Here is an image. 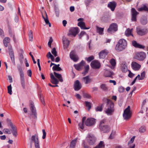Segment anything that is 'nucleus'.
<instances>
[{
  "label": "nucleus",
  "instance_id": "obj_1",
  "mask_svg": "<svg viewBox=\"0 0 148 148\" xmlns=\"http://www.w3.org/2000/svg\"><path fill=\"white\" fill-rule=\"evenodd\" d=\"M127 42L123 39H120L115 47V50L117 51H121L125 50L127 47Z\"/></svg>",
  "mask_w": 148,
  "mask_h": 148
},
{
  "label": "nucleus",
  "instance_id": "obj_2",
  "mask_svg": "<svg viewBox=\"0 0 148 148\" xmlns=\"http://www.w3.org/2000/svg\"><path fill=\"white\" fill-rule=\"evenodd\" d=\"M107 101V108L106 109L105 112L108 115H111L114 111V105L113 103L110 100L104 98L103 99V101Z\"/></svg>",
  "mask_w": 148,
  "mask_h": 148
},
{
  "label": "nucleus",
  "instance_id": "obj_3",
  "mask_svg": "<svg viewBox=\"0 0 148 148\" xmlns=\"http://www.w3.org/2000/svg\"><path fill=\"white\" fill-rule=\"evenodd\" d=\"M106 123V120L103 119L101 121L99 124V129L101 132L103 133L108 132L110 129V127L108 125H105Z\"/></svg>",
  "mask_w": 148,
  "mask_h": 148
},
{
  "label": "nucleus",
  "instance_id": "obj_4",
  "mask_svg": "<svg viewBox=\"0 0 148 148\" xmlns=\"http://www.w3.org/2000/svg\"><path fill=\"white\" fill-rule=\"evenodd\" d=\"M17 69L20 74L21 85L23 88L25 89V82L23 72L21 67L20 66H17Z\"/></svg>",
  "mask_w": 148,
  "mask_h": 148
},
{
  "label": "nucleus",
  "instance_id": "obj_5",
  "mask_svg": "<svg viewBox=\"0 0 148 148\" xmlns=\"http://www.w3.org/2000/svg\"><path fill=\"white\" fill-rule=\"evenodd\" d=\"M30 107L32 113L31 114L30 118L33 119H36L37 118V113L36 111V108L34 106V103L31 101L30 102Z\"/></svg>",
  "mask_w": 148,
  "mask_h": 148
},
{
  "label": "nucleus",
  "instance_id": "obj_6",
  "mask_svg": "<svg viewBox=\"0 0 148 148\" xmlns=\"http://www.w3.org/2000/svg\"><path fill=\"white\" fill-rule=\"evenodd\" d=\"M130 106H128L127 107L125 110L123 114L124 119L127 120L130 119L131 116V112L130 109Z\"/></svg>",
  "mask_w": 148,
  "mask_h": 148
},
{
  "label": "nucleus",
  "instance_id": "obj_7",
  "mask_svg": "<svg viewBox=\"0 0 148 148\" xmlns=\"http://www.w3.org/2000/svg\"><path fill=\"white\" fill-rule=\"evenodd\" d=\"M146 56V54L144 52H140L136 54L135 58L139 60L142 61L145 59Z\"/></svg>",
  "mask_w": 148,
  "mask_h": 148
},
{
  "label": "nucleus",
  "instance_id": "obj_8",
  "mask_svg": "<svg viewBox=\"0 0 148 148\" xmlns=\"http://www.w3.org/2000/svg\"><path fill=\"white\" fill-rule=\"evenodd\" d=\"M79 28L78 27H71L69 30V32L68 34V36L71 35L75 36L77 34L79 31Z\"/></svg>",
  "mask_w": 148,
  "mask_h": 148
},
{
  "label": "nucleus",
  "instance_id": "obj_9",
  "mask_svg": "<svg viewBox=\"0 0 148 148\" xmlns=\"http://www.w3.org/2000/svg\"><path fill=\"white\" fill-rule=\"evenodd\" d=\"M95 123V119L93 118H89L86 121L85 124L86 126L90 127L94 125Z\"/></svg>",
  "mask_w": 148,
  "mask_h": 148
},
{
  "label": "nucleus",
  "instance_id": "obj_10",
  "mask_svg": "<svg viewBox=\"0 0 148 148\" xmlns=\"http://www.w3.org/2000/svg\"><path fill=\"white\" fill-rule=\"evenodd\" d=\"M118 25L116 23H112L110 24L108 29V31L109 33L112 32H116L118 30Z\"/></svg>",
  "mask_w": 148,
  "mask_h": 148
},
{
  "label": "nucleus",
  "instance_id": "obj_11",
  "mask_svg": "<svg viewBox=\"0 0 148 148\" xmlns=\"http://www.w3.org/2000/svg\"><path fill=\"white\" fill-rule=\"evenodd\" d=\"M8 50L9 54L11 59L12 61L13 64L15 65V58L14 52L12 50V47L10 45H8Z\"/></svg>",
  "mask_w": 148,
  "mask_h": 148
},
{
  "label": "nucleus",
  "instance_id": "obj_12",
  "mask_svg": "<svg viewBox=\"0 0 148 148\" xmlns=\"http://www.w3.org/2000/svg\"><path fill=\"white\" fill-rule=\"evenodd\" d=\"M90 65L94 69H98L101 66L100 63L97 60H94L92 61L90 64Z\"/></svg>",
  "mask_w": 148,
  "mask_h": 148
},
{
  "label": "nucleus",
  "instance_id": "obj_13",
  "mask_svg": "<svg viewBox=\"0 0 148 148\" xmlns=\"http://www.w3.org/2000/svg\"><path fill=\"white\" fill-rule=\"evenodd\" d=\"M108 53V51L106 49L102 50L99 54V58L104 59Z\"/></svg>",
  "mask_w": 148,
  "mask_h": 148
},
{
  "label": "nucleus",
  "instance_id": "obj_14",
  "mask_svg": "<svg viewBox=\"0 0 148 148\" xmlns=\"http://www.w3.org/2000/svg\"><path fill=\"white\" fill-rule=\"evenodd\" d=\"M132 17L131 19L133 21H136V16L138 13L136 11L135 8H132L131 9Z\"/></svg>",
  "mask_w": 148,
  "mask_h": 148
},
{
  "label": "nucleus",
  "instance_id": "obj_15",
  "mask_svg": "<svg viewBox=\"0 0 148 148\" xmlns=\"http://www.w3.org/2000/svg\"><path fill=\"white\" fill-rule=\"evenodd\" d=\"M82 87L81 84L78 80H77L74 82V88L75 91H78L81 89Z\"/></svg>",
  "mask_w": 148,
  "mask_h": 148
},
{
  "label": "nucleus",
  "instance_id": "obj_16",
  "mask_svg": "<svg viewBox=\"0 0 148 148\" xmlns=\"http://www.w3.org/2000/svg\"><path fill=\"white\" fill-rule=\"evenodd\" d=\"M88 142L90 145L93 144L96 141V138L95 136L92 134H89L88 137Z\"/></svg>",
  "mask_w": 148,
  "mask_h": 148
},
{
  "label": "nucleus",
  "instance_id": "obj_17",
  "mask_svg": "<svg viewBox=\"0 0 148 148\" xmlns=\"http://www.w3.org/2000/svg\"><path fill=\"white\" fill-rule=\"evenodd\" d=\"M85 64V62L83 60H82L80 63L77 64L75 65L74 66L75 69L78 71L81 70Z\"/></svg>",
  "mask_w": 148,
  "mask_h": 148
},
{
  "label": "nucleus",
  "instance_id": "obj_18",
  "mask_svg": "<svg viewBox=\"0 0 148 148\" xmlns=\"http://www.w3.org/2000/svg\"><path fill=\"white\" fill-rule=\"evenodd\" d=\"M131 66L134 70L138 71L140 68L141 65L136 62H133L132 63Z\"/></svg>",
  "mask_w": 148,
  "mask_h": 148
},
{
  "label": "nucleus",
  "instance_id": "obj_19",
  "mask_svg": "<svg viewBox=\"0 0 148 148\" xmlns=\"http://www.w3.org/2000/svg\"><path fill=\"white\" fill-rule=\"evenodd\" d=\"M32 141H34L36 148H40L38 138L35 136H33L31 138Z\"/></svg>",
  "mask_w": 148,
  "mask_h": 148
},
{
  "label": "nucleus",
  "instance_id": "obj_20",
  "mask_svg": "<svg viewBox=\"0 0 148 148\" xmlns=\"http://www.w3.org/2000/svg\"><path fill=\"white\" fill-rule=\"evenodd\" d=\"M75 51H73L71 52L70 54V58L74 62H76L78 60V58L77 56L75 55Z\"/></svg>",
  "mask_w": 148,
  "mask_h": 148
},
{
  "label": "nucleus",
  "instance_id": "obj_21",
  "mask_svg": "<svg viewBox=\"0 0 148 148\" xmlns=\"http://www.w3.org/2000/svg\"><path fill=\"white\" fill-rule=\"evenodd\" d=\"M116 3L114 1L110 2L108 4V6L112 11H114L116 6Z\"/></svg>",
  "mask_w": 148,
  "mask_h": 148
},
{
  "label": "nucleus",
  "instance_id": "obj_22",
  "mask_svg": "<svg viewBox=\"0 0 148 148\" xmlns=\"http://www.w3.org/2000/svg\"><path fill=\"white\" fill-rule=\"evenodd\" d=\"M132 45L133 46L136 48H138L140 49H144L145 46L141 45L137 42L135 40H133L132 42Z\"/></svg>",
  "mask_w": 148,
  "mask_h": 148
},
{
  "label": "nucleus",
  "instance_id": "obj_23",
  "mask_svg": "<svg viewBox=\"0 0 148 148\" xmlns=\"http://www.w3.org/2000/svg\"><path fill=\"white\" fill-rule=\"evenodd\" d=\"M51 81V82L54 84H57L58 83V81L56 78L52 73L50 74Z\"/></svg>",
  "mask_w": 148,
  "mask_h": 148
},
{
  "label": "nucleus",
  "instance_id": "obj_24",
  "mask_svg": "<svg viewBox=\"0 0 148 148\" xmlns=\"http://www.w3.org/2000/svg\"><path fill=\"white\" fill-rule=\"evenodd\" d=\"M10 39L8 37H6L4 38L3 40V43L4 46L6 47L8 46V44L10 42Z\"/></svg>",
  "mask_w": 148,
  "mask_h": 148
},
{
  "label": "nucleus",
  "instance_id": "obj_25",
  "mask_svg": "<svg viewBox=\"0 0 148 148\" xmlns=\"http://www.w3.org/2000/svg\"><path fill=\"white\" fill-rule=\"evenodd\" d=\"M137 32L138 34L141 36H143L146 34L147 29H137Z\"/></svg>",
  "mask_w": 148,
  "mask_h": 148
},
{
  "label": "nucleus",
  "instance_id": "obj_26",
  "mask_svg": "<svg viewBox=\"0 0 148 148\" xmlns=\"http://www.w3.org/2000/svg\"><path fill=\"white\" fill-rule=\"evenodd\" d=\"M63 42L64 48L67 49L69 44V41L67 39L65 38L63 39Z\"/></svg>",
  "mask_w": 148,
  "mask_h": 148
},
{
  "label": "nucleus",
  "instance_id": "obj_27",
  "mask_svg": "<svg viewBox=\"0 0 148 148\" xmlns=\"http://www.w3.org/2000/svg\"><path fill=\"white\" fill-rule=\"evenodd\" d=\"M45 14L46 16V17H45L44 15L42 14V17L44 19L45 23L46 24H48L49 26L51 27V23L49 22V21L48 19V16L47 13L45 12Z\"/></svg>",
  "mask_w": 148,
  "mask_h": 148
},
{
  "label": "nucleus",
  "instance_id": "obj_28",
  "mask_svg": "<svg viewBox=\"0 0 148 148\" xmlns=\"http://www.w3.org/2000/svg\"><path fill=\"white\" fill-rule=\"evenodd\" d=\"M140 21L141 24L143 25H145L147 23V18L145 16H142L140 19Z\"/></svg>",
  "mask_w": 148,
  "mask_h": 148
},
{
  "label": "nucleus",
  "instance_id": "obj_29",
  "mask_svg": "<svg viewBox=\"0 0 148 148\" xmlns=\"http://www.w3.org/2000/svg\"><path fill=\"white\" fill-rule=\"evenodd\" d=\"M78 25L80 27V28L82 29H88L90 27H85V23L82 21L79 22L78 23Z\"/></svg>",
  "mask_w": 148,
  "mask_h": 148
},
{
  "label": "nucleus",
  "instance_id": "obj_30",
  "mask_svg": "<svg viewBox=\"0 0 148 148\" xmlns=\"http://www.w3.org/2000/svg\"><path fill=\"white\" fill-rule=\"evenodd\" d=\"M53 73L55 76L58 79L60 82H63V79L61 74H58L55 72H54Z\"/></svg>",
  "mask_w": 148,
  "mask_h": 148
},
{
  "label": "nucleus",
  "instance_id": "obj_31",
  "mask_svg": "<svg viewBox=\"0 0 148 148\" xmlns=\"http://www.w3.org/2000/svg\"><path fill=\"white\" fill-rule=\"evenodd\" d=\"M11 128L12 129L11 131L13 135L15 137H16L17 136L18 134L16 127L14 126L13 127H11Z\"/></svg>",
  "mask_w": 148,
  "mask_h": 148
},
{
  "label": "nucleus",
  "instance_id": "obj_32",
  "mask_svg": "<svg viewBox=\"0 0 148 148\" xmlns=\"http://www.w3.org/2000/svg\"><path fill=\"white\" fill-rule=\"evenodd\" d=\"M105 145L103 141H100L98 144L94 148H104Z\"/></svg>",
  "mask_w": 148,
  "mask_h": 148
},
{
  "label": "nucleus",
  "instance_id": "obj_33",
  "mask_svg": "<svg viewBox=\"0 0 148 148\" xmlns=\"http://www.w3.org/2000/svg\"><path fill=\"white\" fill-rule=\"evenodd\" d=\"M110 63L112 66H109L112 69L114 68L116 65V62L115 59H111L110 61Z\"/></svg>",
  "mask_w": 148,
  "mask_h": 148
},
{
  "label": "nucleus",
  "instance_id": "obj_34",
  "mask_svg": "<svg viewBox=\"0 0 148 148\" xmlns=\"http://www.w3.org/2000/svg\"><path fill=\"white\" fill-rule=\"evenodd\" d=\"M83 80L85 84H87L90 83L91 79L89 78V76H87L83 78Z\"/></svg>",
  "mask_w": 148,
  "mask_h": 148
},
{
  "label": "nucleus",
  "instance_id": "obj_35",
  "mask_svg": "<svg viewBox=\"0 0 148 148\" xmlns=\"http://www.w3.org/2000/svg\"><path fill=\"white\" fill-rule=\"evenodd\" d=\"M132 29H130L129 28L127 29L125 32V35L127 36H129L130 35L133 36V35L131 34Z\"/></svg>",
  "mask_w": 148,
  "mask_h": 148
},
{
  "label": "nucleus",
  "instance_id": "obj_36",
  "mask_svg": "<svg viewBox=\"0 0 148 148\" xmlns=\"http://www.w3.org/2000/svg\"><path fill=\"white\" fill-rule=\"evenodd\" d=\"M105 76L106 77H110L112 78V76L114 75V73L113 72L110 71H106L105 73Z\"/></svg>",
  "mask_w": 148,
  "mask_h": 148
},
{
  "label": "nucleus",
  "instance_id": "obj_37",
  "mask_svg": "<svg viewBox=\"0 0 148 148\" xmlns=\"http://www.w3.org/2000/svg\"><path fill=\"white\" fill-rule=\"evenodd\" d=\"M97 32L100 34H103L104 28L96 27Z\"/></svg>",
  "mask_w": 148,
  "mask_h": 148
},
{
  "label": "nucleus",
  "instance_id": "obj_38",
  "mask_svg": "<svg viewBox=\"0 0 148 148\" xmlns=\"http://www.w3.org/2000/svg\"><path fill=\"white\" fill-rule=\"evenodd\" d=\"M103 104H102L100 105H99L95 108V110L97 112H101L102 110L103 106Z\"/></svg>",
  "mask_w": 148,
  "mask_h": 148
},
{
  "label": "nucleus",
  "instance_id": "obj_39",
  "mask_svg": "<svg viewBox=\"0 0 148 148\" xmlns=\"http://www.w3.org/2000/svg\"><path fill=\"white\" fill-rule=\"evenodd\" d=\"M77 139L73 140L71 143L70 147L71 148H74L77 142Z\"/></svg>",
  "mask_w": 148,
  "mask_h": 148
},
{
  "label": "nucleus",
  "instance_id": "obj_40",
  "mask_svg": "<svg viewBox=\"0 0 148 148\" xmlns=\"http://www.w3.org/2000/svg\"><path fill=\"white\" fill-rule=\"evenodd\" d=\"M28 35L29 41H32L33 40V34L32 30H30L29 31Z\"/></svg>",
  "mask_w": 148,
  "mask_h": 148
},
{
  "label": "nucleus",
  "instance_id": "obj_41",
  "mask_svg": "<svg viewBox=\"0 0 148 148\" xmlns=\"http://www.w3.org/2000/svg\"><path fill=\"white\" fill-rule=\"evenodd\" d=\"M100 88L103 90L106 91L107 90L108 88L107 85L105 84H102L100 86Z\"/></svg>",
  "mask_w": 148,
  "mask_h": 148
},
{
  "label": "nucleus",
  "instance_id": "obj_42",
  "mask_svg": "<svg viewBox=\"0 0 148 148\" xmlns=\"http://www.w3.org/2000/svg\"><path fill=\"white\" fill-rule=\"evenodd\" d=\"M138 10L139 11H141L143 10L148 11V8L146 6L144 5L143 7L138 8Z\"/></svg>",
  "mask_w": 148,
  "mask_h": 148
},
{
  "label": "nucleus",
  "instance_id": "obj_43",
  "mask_svg": "<svg viewBox=\"0 0 148 148\" xmlns=\"http://www.w3.org/2000/svg\"><path fill=\"white\" fill-rule=\"evenodd\" d=\"M86 106L88 108V110H89L91 107V103L88 101H85Z\"/></svg>",
  "mask_w": 148,
  "mask_h": 148
},
{
  "label": "nucleus",
  "instance_id": "obj_44",
  "mask_svg": "<svg viewBox=\"0 0 148 148\" xmlns=\"http://www.w3.org/2000/svg\"><path fill=\"white\" fill-rule=\"evenodd\" d=\"M89 69V66L88 65H87L85 66L84 67V72L82 73V74L84 75L86 74L88 72V71Z\"/></svg>",
  "mask_w": 148,
  "mask_h": 148
},
{
  "label": "nucleus",
  "instance_id": "obj_45",
  "mask_svg": "<svg viewBox=\"0 0 148 148\" xmlns=\"http://www.w3.org/2000/svg\"><path fill=\"white\" fill-rule=\"evenodd\" d=\"M52 70L53 71H61L62 69L60 67H58L55 66L53 67Z\"/></svg>",
  "mask_w": 148,
  "mask_h": 148
},
{
  "label": "nucleus",
  "instance_id": "obj_46",
  "mask_svg": "<svg viewBox=\"0 0 148 148\" xmlns=\"http://www.w3.org/2000/svg\"><path fill=\"white\" fill-rule=\"evenodd\" d=\"M101 22L103 23H107L108 21V18L104 16L102 17L101 18Z\"/></svg>",
  "mask_w": 148,
  "mask_h": 148
},
{
  "label": "nucleus",
  "instance_id": "obj_47",
  "mask_svg": "<svg viewBox=\"0 0 148 148\" xmlns=\"http://www.w3.org/2000/svg\"><path fill=\"white\" fill-rule=\"evenodd\" d=\"M146 127L145 126H141L139 129V132L141 133H143L146 131Z\"/></svg>",
  "mask_w": 148,
  "mask_h": 148
},
{
  "label": "nucleus",
  "instance_id": "obj_48",
  "mask_svg": "<svg viewBox=\"0 0 148 148\" xmlns=\"http://www.w3.org/2000/svg\"><path fill=\"white\" fill-rule=\"evenodd\" d=\"M94 57L93 56H92L88 58H86L85 59L88 62H90L92 60H94Z\"/></svg>",
  "mask_w": 148,
  "mask_h": 148
},
{
  "label": "nucleus",
  "instance_id": "obj_49",
  "mask_svg": "<svg viewBox=\"0 0 148 148\" xmlns=\"http://www.w3.org/2000/svg\"><path fill=\"white\" fill-rule=\"evenodd\" d=\"M7 121L8 124V125L10 126L11 127L14 126L12 123L11 120L10 119H7Z\"/></svg>",
  "mask_w": 148,
  "mask_h": 148
},
{
  "label": "nucleus",
  "instance_id": "obj_50",
  "mask_svg": "<svg viewBox=\"0 0 148 148\" xmlns=\"http://www.w3.org/2000/svg\"><path fill=\"white\" fill-rule=\"evenodd\" d=\"M145 72L144 71L141 74V77L140 79V80L143 79L145 77Z\"/></svg>",
  "mask_w": 148,
  "mask_h": 148
},
{
  "label": "nucleus",
  "instance_id": "obj_51",
  "mask_svg": "<svg viewBox=\"0 0 148 148\" xmlns=\"http://www.w3.org/2000/svg\"><path fill=\"white\" fill-rule=\"evenodd\" d=\"M51 53L55 57L57 56V52L55 48H54L52 49Z\"/></svg>",
  "mask_w": 148,
  "mask_h": 148
},
{
  "label": "nucleus",
  "instance_id": "obj_52",
  "mask_svg": "<svg viewBox=\"0 0 148 148\" xmlns=\"http://www.w3.org/2000/svg\"><path fill=\"white\" fill-rule=\"evenodd\" d=\"M3 132L5 133L8 134H11L10 130L8 129H4L3 130Z\"/></svg>",
  "mask_w": 148,
  "mask_h": 148
},
{
  "label": "nucleus",
  "instance_id": "obj_53",
  "mask_svg": "<svg viewBox=\"0 0 148 148\" xmlns=\"http://www.w3.org/2000/svg\"><path fill=\"white\" fill-rule=\"evenodd\" d=\"M116 134V132L114 131H112L110 136V139H112L114 137L115 134Z\"/></svg>",
  "mask_w": 148,
  "mask_h": 148
},
{
  "label": "nucleus",
  "instance_id": "obj_54",
  "mask_svg": "<svg viewBox=\"0 0 148 148\" xmlns=\"http://www.w3.org/2000/svg\"><path fill=\"white\" fill-rule=\"evenodd\" d=\"M0 36L2 38L4 36V33L2 29L0 28Z\"/></svg>",
  "mask_w": 148,
  "mask_h": 148
},
{
  "label": "nucleus",
  "instance_id": "obj_55",
  "mask_svg": "<svg viewBox=\"0 0 148 148\" xmlns=\"http://www.w3.org/2000/svg\"><path fill=\"white\" fill-rule=\"evenodd\" d=\"M127 70V67L126 66L123 65L122 69V71L123 72L125 73Z\"/></svg>",
  "mask_w": 148,
  "mask_h": 148
},
{
  "label": "nucleus",
  "instance_id": "obj_56",
  "mask_svg": "<svg viewBox=\"0 0 148 148\" xmlns=\"http://www.w3.org/2000/svg\"><path fill=\"white\" fill-rule=\"evenodd\" d=\"M128 71H129V73L128 76L130 78H132L134 76L135 74L131 72L130 70H128Z\"/></svg>",
  "mask_w": 148,
  "mask_h": 148
},
{
  "label": "nucleus",
  "instance_id": "obj_57",
  "mask_svg": "<svg viewBox=\"0 0 148 148\" xmlns=\"http://www.w3.org/2000/svg\"><path fill=\"white\" fill-rule=\"evenodd\" d=\"M83 95L84 97L87 98H90V96L87 93H83Z\"/></svg>",
  "mask_w": 148,
  "mask_h": 148
},
{
  "label": "nucleus",
  "instance_id": "obj_58",
  "mask_svg": "<svg viewBox=\"0 0 148 148\" xmlns=\"http://www.w3.org/2000/svg\"><path fill=\"white\" fill-rule=\"evenodd\" d=\"M84 123L82 122L79 123V126L81 129L83 130L84 129Z\"/></svg>",
  "mask_w": 148,
  "mask_h": 148
},
{
  "label": "nucleus",
  "instance_id": "obj_59",
  "mask_svg": "<svg viewBox=\"0 0 148 148\" xmlns=\"http://www.w3.org/2000/svg\"><path fill=\"white\" fill-rule=\"evenodd\" d=\"M125 91V89L123 87H120L119 88V92H123Z\"/></svg>",
  "mask_w": 148,
  "mask_h": 148
},
{
  "label": "nucleus",
  "instance_id": "obj_60",
  "mask_svg": "<svg viewBox=\"0 0 148 148\" xmlns=\"http://www.w3.org/2000/svg\"><path fill=\"white\" fill-rule=\"evenodd\" d=\"M9 34L10 36L12 37L14 36V33L11 30H9Z\"/></svg>",
  "mask_w": 148,
  "mask_h": 148
},
{
  "label": "nucleus",
  "instance_id": "obj_61",
  "mask_svg": "<svg viewBox=\"0 0 148 148\" xmlns=\"http://www.w3.org/2000/svg\"><path fill=\"white\" fill-rule=\"evenodd\" d=\"M42 131L43 132V136L42 137V138L43 139H44L45 138L46 133L45 132V130L43 129L42 130Z\"/></svg>",
  "mask_w": 148,
  "mask_h": 148
},
{
  "label": "nucleus",
  "instance_id": "obj_62",
  "mask_svg": "<svg viewBox=\"0 0 148 148\" xmlns=\"http://www.w3.org/2000/svg\"><path fill=\"white\" fill-rule=\"evenodd\" d=\"M86 34V32L84 31H82L79 34V38H81L82 36Z\"/></svg>",
  "mask_w": 148,
  "mask_h": 148
},
{
  "label": "nucleus",
  "instance_id": "obj_63",
  "mask_svg": "<svg viewBox=\"0 0 148 148\" xmlns=\"http://www.w3.org/2000/svg\"><path fill=\"white\" fill-rule=\"evenodd\" d=\"M40 101H41L42 103L43 104H44V103H45V101H44V99L43 96L42 95H40Z\"/></svg>",
  "mask_w": 148,
  "mask_h": 148
},
{
  "label": "nucleus",
  "instance_id": "obj_64",
  "mask_svg": "<svg viewBox=\"0 0 148 148\" xmlns=\"http://www.w3.org/2000/svg\"><path fill=\"white\" fill-rule=\"evenodd\" d=\"M27 73L28 76L31 77L32 75V72L31 69H29L27 71Z\"/></svg>",
  "mask_w": 148,
  "mask_h": 148
}]
</instances>
